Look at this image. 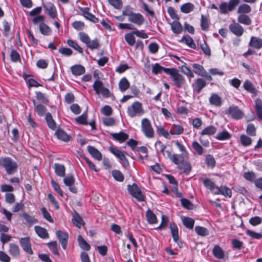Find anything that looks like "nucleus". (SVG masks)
Segmentation results:
<instances>
[{
	"label": "nucleus",
	"mask_w": 262,
	"mask_h": 262,
	"mask_svg": "<svg viewBox=\"0 0 262 262\" xmlns=\"http://www.w3.org/2000/svg\"><path fill=\"white\" fill-rule=\"evenodd\" d=\"M18 165L9 157H0V168H3L8 174H14L17 170Z\"/></svg>",
	"instance_id": "obj_1"
},
{
	"label": "nucleus",
	"mask_w": 262,
	"mask_h": 262,
	"mask_svg": "<svg viewBox=\"0 0 262 262\" xmlns=\"http://www.w3.org/2000/svg\"><path fill=\"white\" fill-rule=\"evenodd\" d=\"M165 71V73L170 75V77L176 88H181L185 86V79L183 75L179 73L177 69H166Z\"/></svg>",
	"instance_id": "obj_2"
},
{
	"label": "nucleus",
	"mask_w": 262,
	"mask_h": 262,
	"mask_svg": "<svg viewBox=\"0 0 262 262\" xmlns=\"http://www.w3.org/2000/svg\"><path fill=\"white\" fill-rule=\"evenodd\" d=\"M141 130L145 137L148 139L155 137V131L150 121L147 118H144L141 122Z\"/></svg>",
	"instance_id": "obj_3"
},
{
	"label": "nucleus",
	"mask_w": 262,
	"mask_h": 262,
	"mask_svg": "<svg viewBox=\"0 0 262 262\" xmlns=\"http://www.w3.org/2000/svg\"><path fill=\"white\" fill-rule=\"evenodd\" d=\"M127 113L130 117L134 118L142 116L144 113V111L142 103L139 101H135L128 107Z\"/></svg>",
	"instance_id": "obj_4"
},
{
	"label": "nucleus",
	"mask_w": 262,
	"mask_h": 262,
	"mask_svg": "<svg viewBox=\"0 0 262 262\" xmlns=\"http://www.w3.org/2000/svg\"><path fill=\"white\" fill-rule=\"evenodd\" d=\"M127 190L129 193L138 201L142 202L145 200V195L142 192L138 186L136 184L128 185Z\"/></svg>",
	"instance_id": "obj_5"
},
{
	"label": "nucleus",
	"mask_w": 262,
	"mask_h": 262,
	"mask_svg": "<svg viewBox=\"0 0 262 262\" xmlns=\"http://www.w3.org/2000/svg\"><path fill=\"white\" fill-rule=\"evenodd\" d=\"M93 87L97 94H101L104 98L110 97V92L108 89L104 86L102 81L99 79L96 80L94 82Z\"/></svg>",
	"instance_id": "obj_6"
},
{
	"label": "nucleus",
	"mask_w": 262,
	"mask_h": 262,
	"mask_svg": "<svg viewBox=\"0 0 262 262\" xmlns=\"http://www.w3.org/2000/svg\"><path fill=\"white\" fill-rule=\"evenodd\" d=\"M225 114L229 115L236 120L242 119L244 115V112L237 106L234 105L230 106L226 111Z\"/></svg>",
	"instance_id": "obj_7"
},
{
	"label": "nucleus",
	"mask_w": 262,
	"mask_h": 262,
	"mask_svg": "<svg viewBox=\"0 0 262 262\" xmlns=\"http://www.w3.org/2000/svg\"><path fill=\"white\" fill-rule=\"evenodd\" d=\"M64 184L68 187H69V190L73 193H76L77 192V189L75 186V178L72 174H68L63 179Z\"/></svg>",
	"instance_id": "obj_8"
},
{
	"label": "nucleus",
	"mask_w": 262,
	"mask_h": 262,
	"mask_svg": "<svg viewBox=\"0 0 262 262\" xmlns=\"http://www.w3.org/2000/svg\"><path fill=\"white\" fill-rule=\"evenodd\" d=\"M56 235L61 245L62 248L66 249L69 238L68 233L61 230H57L56 232Z\"/></svg>",
	"instance_id": "obj_9"
},
{
	"label": "nucleus",
	"mask_w": 262,
	"mask_h": 262,
	"mask_svg": "<svg viewBox=\"0 0 262 262\" xmlns=\"http://www.w3.org/2000/svg\"><path fill=\"white\" fill-rule=\"evenodd\" d=\"M229 30L236 36H241L244 32V28L238 23H233L229 26Z\"/></svg>",
	"instance_id": "obj_10"
},
{
	"label": "nucleus",
	"mask_w": 262,
	"mask_h": 262,
	"mask_svg": "<svg viewBox=\"0 0 262 262\" xmlns=\"http://www.w3.org/2000/svg\"><path fill=\"white\" fill-rule=\"evenodd\" d=\"M128 20L138 26H140L144 24L145 19L141 14L134 13L132 16L128 18Z\"/></svg>",
	"instance_id": "obj_11"
},
{
	"label": "nucleus",
	"mask_w": 262,
	"mask_h": 262,
	"mask_svg": "<svg viewBox=\"0 0 262 262\" xmlns=\"http://www.w3.org/2000/svg\"><path fill=\"white\" fill-rule=\"evenodd\" d=\"M19 244L23 250L30 254H33V252L31 249L29 237L21 238L19 241Z\"/></svg>",
	"instance_id": "obj_12"
},
{
	"label": "nucleus",
	"mask_w": 262,
	"mask_h": 262,
	"mask_svg": "<svg viewBox=\"0 0 262 262\" xmlns=\"http://www.w3.org/2000/svg\"><path fill=\"white\" fill-rule=\"evenodd\" d=\"M110 151L117 158L123 162H127V159L125 156V152L119 150L117 147L111 146Z\"/></svg>",
	"instance_id": "obj_13"
},
{
	"label": "nucleus",
	"mask_w": 262,
	"mask_h": 262,
	"mask_svg": "<svg viewBox=\"0 0 262 262\" xmlns=\"http://www.w3.org/2000/svg\"><path fill=\"white\" fill-rule=\"evenodd\" d=\"M80 10L82 12V15L86 19L94 23H96L99 21V19L94 15L89 12V8H80Z\"/></svg>",
	"instance_id": "obj_14"
},
{
	"label": "nucleus",
	"mask_w": 262,
	"mask_h": 262,
	"mask_svg": "<svg viewBox=\"0 0 262 262\" xmlns=\"http://www.w3.org/2000/svg\"><path fill=\"white\" fill-rule=\"evenodd\" d=\"M166 153L170 159L176 164L178 165V166L184 161V156H186L184 155L178 154H173L171 155L170 152L169 151H166Z\"/></svg>",
	"instance_id": "obj_15"
},
{
	"label": "nucleus",
	"mask_w": 262,
	"mask_h": 262,
	"mask_svg": "<svg viewBox=\"0 0 262 262\" xmlns=\"http://www.w3.org/2000/svg\"><path fill=\"white\" fill-rule=\"evenodd\" d=\"M87 149L89 154L94 159L98 161H100L102 160V154L97 148H96L94 146L89 145L88 146Z\"/></svg>",
	"instance_id": "obj_16"
},
{
	"label": "nucleus",
	"mask_w": 262,
	"mask_h": 262,
	"mask_svg": "<svg viewBox=\"0 0 262 262\" xmlns=\"http://www.w3.org/2000/svg\"><path fill=\"white\" fill-rule=\"evenodd\" d=\"M249 46L255 49H260L262 48V39L257 37L252 36Z\"/></svg>",
	"instance_id": "obj_17"
},
{
	"label": "nucleus",
	"mask_w": 262,
	"mask_h": 262,
	"mask_svg": "<svg viewBox=\"0 0 262 262\" xmlns=\"http://www.w3.org/2000/svg\"><path fill=\"white\" fill-rule=\"evenodd\" d=\"M206 82L202 78H198L195 80V84L193 85L194 91L198 94L206 86Z\"/></svg>",
	"instance_id": "obj_18"
},
{
	"label": "nucleus",
	"mask_w": 262,
	"mask_h": 262,
	"mask_svg": "<svg viewBox=\"0 0 262 262\" xmlns=\"http://www.w3.org/2000/svg\"><path fill=\"white\" fill-rule=\"evenodd\" d=\"M43 8L47 11L48 15L51 18H55L57 16V11L55 6L51 3H48L43 6Z\"/></svg>",
	"instance_id": "obj_19"
},
{
	"label": "nucleus",
	"mask_w": 262,
	"mask_h": 262,
	"mask_svg": "<svg viewBox=\"0 0 262 262\" xmlns=\"http://www.w3.org/2000/svg\"><path fill=\"white\" fill-rule=\"evenodd\" d=\"M184 132L183 127L179 124H173L171 125L169 133L172 135H180Z\"/></svg>",
	"instance_id": "obj_20"
},
{
	"label": "nucleus",
	"mask_w": 262,
	"mask_h": 262,
	"mask_svg": "<svg viewBox=\"0 0 262 262\" xmlns=\"http://www.w3.org/2000/svg\"><path fill=\"white\" fill-rule=\"evenodd\" d=\"M55 173L60 177H63L65 176L66 168L63 164L55 163L53 165Z\"/></svg>",
	"instance_id": "obj_21"
},
{
	"label": "nucleus",
	"mask_w": 262,
	"mask_h": 262,
	"mask_svg": "<svg viewBox=\"0 0 262 262\" xmlns=\"http://www.w3.org/2000/svg\"><path fill=\"white\" fill-rule=\"evenodd\" d=\"M113 138L119 141L120 143H122L128 139V135L122 132H119L118 133H113L111 134Z\"/></svg>",
	"instance_id": "obj_22"
},
{
	"label": "nucleus",
	"mask_w": 262,
	"mask_h": 262,
	"mask_svg": "<svg viewBox=\"0 0 262 262\" xmlns=\"http://www.w3.org/2000/svg\"><path fill=\"white\" fill-rule=\"evenodd\" d=\"M9 252L10 254L14 257H18L20 255V250L19 247L13 243H10L9 245Z\"/></svg>",
	"instance_id": "obj_23"
},
{
	"label": "nucleus",
	"mask_w": 262,
	"mask_h": 262,
	"mask_svg": "<svg viewBox=\"0 0 262 262\" xmlns=\"http://www.w3.org/2000/svg\"><path fill=\"white\" fill-rule=\"evenodd\" d=\"M34 230L37 235L41 238H47L49 237V234L47 230L40 226H35Z\"/></svg>",
	"instance_id": "obj_24"
},
{
	"label": "nucleus",
	"mask_w": 262,
	"mask_h": 262,
	"mask_svg": "<svg viewBox=\"0 0 262 262\" xmlns=\"http://www.w3.org/2000/svg\"><path fill=\"white\" fill-rule=\"evenodd\" d=\"M71 70L72 74L75 76H80L85 73L84 68L82 66L79 64H76L72 66Z\"/></svg>",
	"instance_id": "obj_25"
},
{
	"label": "nucleus",
	"mask_w": 262,
	"mask_h": 262,
	"mask_svg": "<svg viewBox=\"0 0 262 262\" xmlns=\"http://www.w3.org/2000/svg\"><path fill=\"white\" fill-rule=\"evenodd\" d=\"M212 253L214 256L218 259H222L225 257L224 250L218 245H215L213 247Z\"/></svg>",
	"instance_id": "obj_26"
},
{
	"label": "nucleus",
	"mask_w": 262,
	"mask_h": 262,
	"mask_svg": "<svg viewBox=\"0 0 262 262\" xmlns=\"http://www.w3.org/2000/svg\"><path fill=\"white\" fill-rule=\"evenodd\" d=\"M118 85L120 91L123 92L129 88L130 83L126 77H123L119 81Z\"/></svg>",
	"instance_id": "obj_27"
},
{
	"label": "nucleus",
	"mask_w": 262,
	"mask_h": 262,
	"mask_svg": "<svg viewBox=\"0 0 262 262\" xmlns=\"http://www.w3.org/2000/svg\"><path fill=\"white\" fill-rule=\"evenodd\" d=\"M209 102L212 105L220 106L222 104V99L218 95L212 94L209 98Z\"/></svg>",
	"instance_id": "obj_28"
},
{
	"label": "nucleus",
	"mask_w": 262,
	"mask_h": 262,
	"mask_svg": "<svg viewBox=\"0 0 262 262\" xmlns=\"http://www.w3.org/2000/svg\"><path fill=\"white\" fill-rule=\"evenodd\" d=\"M216 132V128L213 125H210L204 128L201 132L200 134L201 136H211L214 135Z\"/></svg>",
	"instance_id": "obj_29"
},
{
	"label": "nucleus",
	"mask_w": 262,
	"mask_h": 262,
	"mask_svg": "<svg viewBox=\"0 0 262 262\" xmlns=\"http://www.w3.org/2000/svg\"><path fill=\"white\" fill-rule=\"evenodd\" d=\"M77 241L80 247L85 251H89L91 249L90 245L85 241L81 235L78 236Z\"/></svg>",
	"instance_id": "obj_30"
},
{
	"label": "nucleus",
	"mask_w": 262,
	"mask_h": 262,
	"mask_svg": "<svg viewBox=\"0 0 262 262\" xmlns=\"http://www.w3.org/2000/svg\"><path fill=\"white\" fill-rule=\"evenodd\" d=\"M194 9V5L191 3H186L182 5L180 7L181 11L184 13H189Z\"/></svg>",
	"instance_id": "obj_31"
},
{
	"label": "nucleus",
	"mask_w": 262,
	"mask_h": 262,
	"mask_svg": "<svg viewBox=\"0 0 262 262\" xmlns=\"http://www.w3.org/2000/svg\"><path fill=\"white\" fill-rule=\"evenodd\" d=\"M255 103L257 117L259 119H262V101L259 98H257L255 101Z\"/></svg>",
	"instance_id": "obj_32"
},
{
	"label": "nucleus",
	"mask_w": 262,
	"mask_h": 262,
	"mask_svg": "<svg viewBox=\"0 0 262 262\" xmlns=\"http://www.w3.org/2000/svg\"><path fill=\"white\" fill-rule=\"evenodd\" d=\"M58 139L67 142L70 140V136H69L64 130L58 129L55 133Z\"/></svg>",
	"instance_id": "obj_33"
},
{
	"label": "nucleus",
	"mask_w": 262,
	"mask_h": 262,
	"mask_svg": "<svg viewBox=\"0 0 262 262\" xmlns=\"http://www.w3.org/2000/svg\"><path fill=\"white\" fill-rule=\"evenodd\" d=\"M170 228L173 241L175 242H178L179 240V233L177 226L174 223H170Z\"/></svg>",
	"instance_id": "obj_34"
},
{
	"label": "nucleus",
	"mask_w": 262,
	"mask_h": 262,
	"mask_svg": "<svg viewBox=\"0 0 262 262\" xmlns=\"http://www.w3.org/2000/svg\"><path fill=\"white\" fill-rule=\"evenodd\" d=\"M243 87L245 90L252 94H255L257 93V90H256L255 88L252 83V82L249 80H246L244 82L243 84Z\"/></svg>",
	"instance_id": "obj_35"
},
{
	"label": "nucleus",
	"mask_w": 262,
	"mask_h": 262,
	"mask_svg": "<svg viewBox=\"0 0 262 262\" xmlns=\"http://www.w3.org/2000/svg\"><path fill=\"white\" fill-rule=\"evenodd\" d=\"M237 21L239 23L245 25H250L252 23L250 17L245 14L239 15L237 17Z\"/></svg>",
	"instance_id": "obj_36"
},
{
	"label": "nucleus",
	"mask_w": 262,
	"mask_h": 262,
	"mask_svg": "<svg viewBox=\"0 0 262 262\" xmlns=\"http://www.w3.org/2000/svg\"><path fill=\"white\" fill-rule=\"evenodd\" d=\"M33 102L35 107V111L37 114L40 116H43L46 112V107L41 104H37L35 100H33Z\"/></svg>",
	"instance_id": "obj_37"
},
{
	"label": "nucleus",
	"mask_w": 262,
	"mask_h": 262,
	"mask_svg": "<svg viewBox=\"0 0 262 262\" xmlns=\"http://www.w3.org/2000/svg\"><path fill=\"white\" fill-rule=\"evenodd\" d=\"M171 29L175 34H180L182 31V25L178 21H173L171 24Z\"/></svg>",
	"instance_id": "obj_38"
},
{
	"label": "nucleus",
	"mask_w": 262,
	"mask_h": 262,
	"mask_svg": "<svg viewBox=\"0 0 262 262\" xmlns=\"http://www.w3.org/2000/svg\"><path fill=\"white\" fill-rule=\"evenodd\" d=\"M251 11V7L246 4H243L241 5L237 9V13L242 14L249 13Z\"/></svg>",
	"instance_id": "obj_39"
},
{
	"label": "nucleus",
	"mask_w": 262,
	"mask_h": 262,
	"mask_svg": "<svg viewBox=\"0 0 262 262\" xmlns=\"http://www.w3.org/2000/svg\"><path fill=\"white\" fill-rule=\"evenodd\" d=\"M178 168L182 170L184 173L187 174L190 171L191 165L189 162L184 160L182 163L178 166Z\"/></svg>",
	"instance_id": "obj_40"
},
{
	"label": "nucleus",
	"mask_w": 262,
	"mask_h": 262,
	"mask_svg": "<svg viewBox=\"0 0 262 262\" xmlns=\"http://www.w3.org/2000/svg\"><path fill=\"white\" fill-rule=\"evenodd\" d=\"M86 46L92 50L98 49L100 47V42L98 38L90 40Z\"/></svg>",
	"instance_id": "obj_41"
},
{
	"label": "nucleus",
	"mask_w": 262,
	"mask_h": 262,
	"mask_svg": "<svg viewBox=\"0 0 262 262\" xmlns=\"http://www.w3.org/2000/svg\"><path fill=\"white\" fill-rule=\"evenodd\" d=\"M133 31L126 34L124 36L125 40L130 46H133L136 42V38L134 36Z\"/></svg>",
	"instance_id": "obj_42"
},
{
	"label": "nucleus",
	"mask_w": 262,
	"mask_h": 262,
	"mask_svg": "<svg viewBox=\"0 0 262 262\" xmlns=\"http://www.w3.org/2000/svg\"><path fill=\"white\" fill-rule=\"evenodd\" d=\"M146 216L147 222L151 224H155L157 222V219L155 214L149 209L146 212Z\"/></svg>",
	"instance_id": "obj_43"
},
{
	"label": "nucleus",
	"mask_w": 262,
	"mask_h": 262,
	"mask_svg": "<svg viewBox=\"0 0 262 262\" xmlns=\"http://www.w3.org/2000/svg\"><path fill=\"white\" fill-rule=\"evenodd\" d=\"M46 120L47 121L48 125L49 128L54 130L56 128V126L55 121H54L51 114L48 113L46 114Z\"/></svg>",
	"instance_id": "obj_44"
},
{
	"label": "nucleus",
	"mask_w": 262,
	"mask_h": 262,
	"mask_svg": "<svg viewBox=\"0 0 262 262\" xmlns=\"http://www.w3.org/2000/svg\"><path fill=\"white\" fill-rule=\"evenodd\" d=\"M209 26V18L207 16L202 15L201 19V27L202 30L206 31Z\"/></svg>",
	"instance_id": "obj_45"
},
{
	"label": "nucleus",
	"mask_w": 262,
	"mask_h": 262,
	"mask_svg": "<svg viewBox=\"0 0 262 262\" xmlns=\"http://www.w3.org/2000/svg\"><path fill=\"white\" fill-rule=\"evenodd\" d=\"M230 138L231 135L227 130L218 133L215 136V138L218 140H226L229 139Z\"/></svg>",
	"instance_id": "obj_46"
},
{
	"label": "nucleus",
	"mask_w": 262,
	"mask_h": 262,
	"mask_svg": "<svg viewBox=\"0 0 262 262\" xmlns=\"http://www.w3.org/2000/svg\"><path fill=\"white\" fill-rule=\"evenodd\" d=\"M182 41H185V43L190 48L194 49L196 48L195 44L193 39L190 36L187 35L183 36Z\"/></svg>",
	"instance_id": "obj_47"
},
{
	"label": "nucleus",
	"mask_w": 262,
	"mask_h": 262,
	"mask_svg": "<svg viewBox=\"0 0 262 262\" xmlns=\"http://www.w3.org/2000/svg\"><path fill=\"white\" fill-rule=\"evenodd\" d=\"M112 174L114 179L118 182H123L124 177L123 173L118 170H114L112 172Z\"/></svg>",
	"instance_id": "obj_48"
},
{
	"label": "nucleus",
	"mask_w": 262,
	"mask_h": 262,
	"mask_svg": "<svg viewBox=\"0 0 262 262\" xmlns=\"http://www.w3.org/2000/svg\"><path fill=\"white\" fill-rule=\"evenodd\" d=\"M39 30L40 32L45 35H49L51 33V29L45 23L39 24Z\"/></svg>",
	"instance_id": "obj_49"
},
{
	"label": "nucleus",
	"mask_w": 262,
	"mask_h": 262,
	"mask_svg": "<svg viewBox=\"0 0 262 262\" xmlns=\"http://www.w3.org/2000/svg\"><path fill=\"white\" fill-rule=\"evenodd\" d=\"M243 177L246 180L254 183L256 179V174L253 171L245 172L243 174Z\"/></svg>",
	"instance_id": "obj_50"
},
{
	"label": "nucleus",
	"mask_w": 262,
	"mask_h": 262,
	"mask_svg": "<svg viewBox=\"0 0 262 262\" xmlns=\"http://www.w3.org/2000/svg\"><path fill=\"white\" fill-rule=\"evenodd\" d=\"M183 223L186 227L192 229L194 224V221L190 217H185L183 219Z\"/></svg>",
	"instance_id": "obj_51"
},
{
	"label": "nucleus",
	"mask_w": 262,
	"mask_h": 262,
	"mask_svg": "<svg viewBox=\"0 0 262 262\" xmlns=\"http://www.w3.org/2000/svg\"><path fill=\"white\" fill-rule=\"evenodd\" d=\"M166 69H169V68H165L161 66L158 63H155L152 66V72L157 75L159 73H161L162 71L165 73Z\"/></svg>",
	"instance_id": "obj_52"
},
{
	"label": "nucleus",
	"mask_w": 262,
	"mask_h": 262,
	"mask_svg": "<svg viewBox=\"0 0 262 262\" xmlns=\"http://www.w3.org/2000/svg\"><path fill=\"white\" fill-rule=\"evenodd\" d=\"M240 140L242 144L244 146H250L252 142L251 138L244 135L241 136Z\"/></svg>",
	"instance_id": "obj_53"
},
{
	"label": "nucleus",
	"mask_w": 262,
	"mask_h": 262,
	"mask_svg": "<svg viewBox=\"0 0 262 262\" xmlns=\"http://www.w3.org/2000/svg\"><path fill=\"white\" fill-rule=\"evenodd\" d=\"M194 230L195 232L199 235L205 236L208 234V230L204 227L197 226L195 227Z\"/></svg>",
	"instance_id": "obj_54"
},
{
	"label": "nucleus",
	"mask_w": 262,
	"mask_h": 262,
	"mask_svg": "<svg viewBox=\"0 0 262 262\" xmlns=\"http://www.w3.org/2000/svg\"><path fill=\"white\" fill-rule=\"evenodd\" d=\"M226 197L231 198L232 196L231 190L226 186H221V194Z\"/></svg>",
	"instance_id": "obj_55"
},
{
	"label": "nucleus",
	"mask_w": 262,
	"mask_h": 262,
	"mask_svg": "<svg viewBox=\"0 0 262 262\" xmlns=\"http://www.w3.org/2000/svg\"><path fill=\"white\" fill-rule=\"evenodd\" d=\"M67 43L70 47L73 48L79 53H82L83 52L82 49L74 40L72 39H68Z\"/></svg>",
	"instance_id": "obj_56"
},
{
	"label": "nucleus",
	"mask_w": 262,
	"mask_h": 262,
	"mask_svg": "<svg viewBox=\"0 0 262 262\" xmlns=\"http://www.w3.org/2000/svg\"><path fill=\"white\" fill-rule=\"evenodd\" d=\"M192 67L193 68L194 72L199 76H201L202 74L205 71V69H204L203 67L200 64L197 63H193L192 65Z\"/></svg>",
	"instance_id": "obj_57"
},
{
	"label": "nucleus",
	"mask_w": 262,
	"mask_h": 262,
	"mask_svg": "<svg viewBox=\"0 0 262 262\" xmlns=\"http://www.w3.org/2000/svg\"><path fill=\"white\" fill-rule=\"evenodd\" d=\"M48 247L52 253L55 255H59V252L57 248V243L56 241H53L49 242L48 244Z\"/></svg>",
	"instance_id": "obj_58"
},
{
	"label": "nucleus",
	"mask_w": 262,
	"mask_h": 262,
	"mask_svg": "<svg viewBox=\"0 0 262 262\" xmlns=\"http://www.w3.org/2000/svg\"><path fill=\"white\" fill-rule=\"evenodd\" d=\"M36 97L38 100L44 104H47L49 100L46 95L40 92H36Z\"/></svg>",
	"instance_id": "obj_59"
},
{
	"label": "nucleus",
	"mask_w": 262,
	"mask_h": 262,
	"mask_svg": "<svg viewBox=\"0 0 262 262\" xmlns=\"http://www.w3.org/2000/svg\"><path fill=\"white\" fill-rule=\"evenodd\" d=\"M110 5L116 9H120L122 7V0H107Z\"/></svg>",
	"instance_id": "obj_60"
},
{
	"label": "nucleus",
	"mask_w": 262,
	"mask_h": 262,
	"mask_svg": "<svg viewBox=\"0 0 262 262\" xmlns=\"http://www.w3.org/2000/svg\"><path fill=\"white\" fill-rule=\"evenodd\" d=\"M205 162L207 166L211 168L214 167L215 165V160L214 157L211 155H208L206 156Z\"/></svg>",
	"instance_id": "obj_61"
},
{
	"label": "nucleus",
	"mask_w": 262,
	"mask_h": 262,
	"mask_svg": "<svg viewBox=\"0 0 262 262\" xmlns=\"http://www.w3.org/2000/svg\"><path fill=\"white\" fill-rule=\"evenodd\" d=\"M133 10V8L130 6H126L122 11V15L129 18L134 13Z\"/></svg>",
	"instance_id": "obj_62"
},
{
	"label": "nucleus",
	"mask_w": 262,
	"mask_h": 262,
	"mask_svg": "<svg viewBox=\"0 0 262 262\" xmlns=\"http://www.w3.org/2000/svg\"><path fill=\"white\" fill-rule=\"evenodd\" d=\"M246 133L251 136L256 135V128L253 124L250 123L247 125Z\"/></svg>",
	"instance_id": "obj_63"
},
{
	"label": "nucleus",
	"mask_w": 262,
	"mask_h": 262,
	"mask_svg": "<svg viewBox=\"0 0 262 262\" xmlns=\"http://www.w3.org/2000/svg\"><path fill=\"white\" fill-rule=\"evenodd\" d=\"M192 146L195 151L199 155H201L203 153V148L201 145L196 141H193Z\"/></svg>",
	"instance_id": "obj_64"
}]
</instances>
